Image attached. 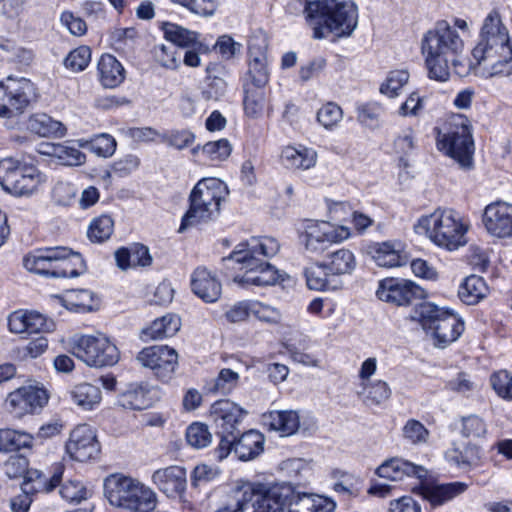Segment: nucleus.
Masks as SVG:
<instances>
[{
    "mask_svg": "<svg viewBox=\"0 0 512 512\" xmlns=\"http://www.w3.org/2000/svg\"><path fill=\"white\" fill-rule=\"evenodd\" d=\"M280 242L272 236L251 237L239 243L229 256L223 258L225 265L243 271L233 280L243 286H273L281 279L280 271L264 259L274 257L280 251Z\"/></svg>",
    "mask_w": 512,
    "mask_h": 512,
    "instance_id": "nucleus-1",
    "label": "nucleus"
},
{
    "mask_svg": "<svg viewBox=\"0 0 512 512\" xmlns=\"http://www.w3.org/2000/svg\"><path fill=\"white\" fill-rule=\"evenodd\" d=\"M421 49L431 79L447 81L452 68L459 76L467 72L462 65L464 41L447 21H437L424 34Z\"/></svg>",
    "mask_w": 512,
    "mask_h": 512,
    "instance_id": "nucleus-2",
    "label": "nucleus"
},
{
    "mask_svg": "<svg viewBox=\"0 0 512 512\" xmlns=\"http://www.w3.org/2000/svg\"><path fill=\"white\" fill-rule=\"evenodd\" d=\"M287 10L302 11L315 39L325 38L326 33L348 37L358 25V7L351 0H295Z\"/></svg>",
    "mask_w": 512,
    "mask_h": 512,
    "instance_id": "nucleus-3",
    "label": "nucleus"
},
{
    "mask_svg": "<svg viewBox=\"0 0 512 512\" xmlns=\"http://www.w3.org/2000/svg\"><path fill=\"white\" fill-rule=\"evenodd\" d=\"M472 57L476 65H485L488 77L512 75V38L497 11L484 19Z\"/></svg>",
    "mask_w": 512,
    "mask_h": 512,
    "instance_id": "nucleus-4",
    "label": "nucleus"
},
{
    "mask_svg": "<svg viewBox=\"0 0 512 512\" xmlns=\"http://www.w3.org/2000/svg\"><path fill=\"white\" fill-rule=\"evenodd\" d=\"M470 228L469 218L450 208H438L423 215L413 226L416 234L426 236L433 244L448 251L467 244Z\"/></svg>",
    "mask_w": 512,
    "mask_h": 512,
    "instance_id": "nucleus-5",
    "label": "nucleus"
},
{
    "mask_svg": "<svg viewBox=\"0 0 512 512\" xmlns=\"http://www.w3.org/2000/svg\"><path fill=\"white\" fill-rule=\"evenodd\" d=\"M410 318L433 337L435 346L439 348L455 342L464 331V321L457 313L432 302L416 305Z\"/></svg>",
    "mask_w": 512,
    "mask_h": 512,
    "instance_id": "nucleus-6",
    "label": "nucleus"
},
{
    "mask_svg": "<svg viewBox=\"0 0 512 512\" xmlns=\"http://www.w3.org/2000/svg\"><path fill=\"white\" fill-rule=\"evenodd\" d=\"M24 267L33 273L53 278H73L85 268L82 256L67 247L36 249L23 259Z\"/></svg>",
    "mask_w": 512,
    "mask_h": 512,
    "instance_id": "nucleus-7",
    "label": "nucleus"
},
{
    "mask_svg": "<svg viewBox=\"0 0 512 512\" xmlns=\"http://www.w3.org/2000/svg\"><path fill=\"white\" fill-rule=\"evenodd\" d=\"M269 505L278 506L276 512H333L335 502L327 497L301 493L286 483L266 484Z\"/></svg>",
    "mask_w": 512,
    "mask_h": 512,
    "instance_id": "nucleus-8",
    "label": "nucleus"
},
{
    "mask_svg": "<svg viewBox=\"0 0 512 512\" xmlns=\"http://www.w3.org/2000/svg\"><path fill=\"white\" fill-rule=\"evenodd\" d=\"M351 237L349 227L325 220L306 219L298 228L300 244L308 254L321 255L330 246Z\"/></svg>",
    "mask_w": 512,
    "mask_h": 512,
    "instance_id": "nucleus-9",
    "label": "nucleus"
},
{
    "mask_svg": "<svg viewBox=\"0 0 512 512\" xmlns=\"http://www.w3.org/2000/svg\"><path fill=\"white\" fill-rule=\"evenodd\" d=\"M437 146L440 151L454 159L461 168L473 167L475 145L472 127L466 118L462 116L454 118L448 131L438 135Z\"/></svg>",
    "mask_w": 512,
    "mask_h": 512,
    "instance_id": "nucleus-10",
    "label": "nucleus"
},
{
    "mask_svg": "<svg viewBox=\"0 0 512 512\" xmlns=\"http://www.w3.org/2000/svg\"><path fill=\"white\" fill-rule=\"evenodd\" d=\"M73 355L86 365L102 368L115 365L120 352L115 343L103 333L75 336L72 340Z\"/></svg>",
    "mask_w": 512,
    "mask_h": 512,
    "instance_id": "nucleus-11",
    "label": "nucleus"
},
{
    "mask_svg": "<svg viewBox=\"0 0 512 512\" xmlns=\"http://www.w3.org/2000/svg\"><path fill=\"white\" fill-rule=\"evenodd\" d=\"M36 98V87L26 78L0 81V117L10 119L22 114Z\"/></svg>",
    "mask_w": 512,
    "mask_h": 512,
    "instance_id": "nucleus-12",
    "label": "nucleus"
},
{
    "mask_svg": "<svg viewBox=\"0 0 512 512\" xmlns=\"http://www.w3.org/2000/svg\"><path fill=\"white\" fill-rule=\"evenodd\" d=\"M47 181L37 168H18L12 158L0 161V185L5 192H35Z\"/></svg>",
    "mask_w": 512,
    "mask_h": 512,
    "instance_id": "nucleus-13",
    "label": "nucleus"
},
{
    "mask_svg": "<svg viewBox=\"0 0 512 512\" xmlns=\"http://www.w3.org/2000/svg\"><path fill=\"white\" fill-rule=\"evenodd\" d=\"M266 484L249 483L234 492L233 505H227L217 512H276L278 506L269 505Z\"/></svg>",
    "mask_w": 512,
    "mask_h": 512,
    "instance_id": "nucleus-14",
    "label": "nucleus"
},
{
    "mask_svg": "<svg viewBox=\"0 0 512 512\" xmlns=\"http://www.w3.org/2000/svg\"><path fill=\"white\" fill-rule=\"evenodd\" d=\"M3 472L10 479L25 476V482H34L33 489L44 490L46 492L52 491L57 487L62 478V467L58 466L53 475L47 478L42 472L38 470H28V460L22 455L10 456L3 464Z\"/></svg>",
    "mask_w": 512,
    "mask_h": 512,
    "instance_id": "nucleus-15",
    "label": "nucleus"
},
{
    "mask_svg": "<svg viewBox=\"0 0 512 512\" xmlns=\"http://www.w3.org/2000/svg\"><path fill=\"white\" fill-rule=\"evenodd\" d=\"M136 359L143 367L151 369L162 381L171 379L178 365V353L168 345L145 347Z\"/></svg>",
    "mask_w": 512,
    "mask_h": 512,
    "instance_id": "nucleus-16",
    "label": "nucleus"
},
{
    "mask_svg": "<svg viewBox=\"0 0 512 512\" xmlns=\"http://www.w3.org/2000/svg\"><path fill=\"white\" fill-rule=\"evenodd\" d=\"M45 389L37 386H22L10 392L6 399V406L16 417L34 414L41 410L48 402Z\"/></svg>",
    "mask_w": 512,
    "mask_h": 512,
    "instance_id": "nucleus-17",
    "label": "nucleus"
},
{
    "mask_svg": "<svg viewBox=\"0 0 512 512\" xmlns=\"http://www.w3.org/2000/svg\"><path fill=\"white\" fill-rule=\"evenodd\" d=\"M422 289L413 281L401 278H385L379 282L377 297L397 306L409 305L422 296Z\"/></svg>",
    "mask_w": 512,
    "mask_h": 512,
    "instance_id": "nucleus-18",
    "label": "nucleus"
},
{
    "mask_svg": "<svg viewBox=\"0 0 512 512\" xmlns=\"http://www.w3.org/2000/svg\"><path fill=\"white\" fill-rule=\"evenodd\" d=\"M66 452L72 459L79 462L96 458L100 452V446L95 430L87 424L76 426L66 443Z\"/></svg>",
    "mask_w": 512,
    "mask_h": 512,
    "instance_id": "nucleus-19",
    "label": "nucleus"
},
{
    "mask_svg": "<svg viewBox=\"0 0 512 512\" xmlns=\"http://www.w3.org/2000/svg\"><path fill=\"white\" fill-rule=\"evenodd\" d=\"M486 231L497 238L512 239V205L504 201L488 204L482 215Z\"/></svg>",
    "mask_w": 512,
    "mask_h": 512,
    "instance_id": "nucleus-20",
    "label": "nucleus"
},
{
    "mask_svg": "<svg viewBox=\"0 0 512 512\" xmlns=\"http://www.w3.org/2000/svg\"><path fill=\"white\" fill-rule=\"evenodd\" d=\"M221 198L215 194H190L189 210L182 218L179 232L212 219L219 213Z\"/></svg>",
    "mask_w": 512,
    "mask_h": 512,
    "instance_id": "nucleus-21",
    "label": "nucleus"
},
{
    "mask_svg": "<svg viewBox=\"0 0 512 512\" xmlns=\"http://www.w3.org/2000/svg\"><path fill=\"white\" fill-rule=\"evenodd\" d=\"M8 328L11 333L29 336L52 332L55 324L39 312L20 309L8 316Z\"/></svg>",
    "mask_w": 512,
    "mask_h": 512,
    "instance_id": "nucleus-22",
    "label": "nucleus"
},
{
    "mask_svg": "<svg viewBox=\"0 0 512 512\" xmlns=\"http://www.w3.org/2000/svg\"><path fill=\"white\" fill-rule=\"evenodd\" d=\"M245 414L243 408L227 399L218 400L210 407V418L221 434L232 435Z\"/></svg>",
    "mask_w": 512,
    "mask_h": 512,
    "instance_id": "nucleus-23",
    "label": "nucleus"
},
{
    "mask_svg": "<svg viewBox=\"0 0 512 512\" xmlns=\"http://www.w3.org/2000/svg\"><path fill=\"white\" fill-rule=\"evenodd\" d=\"M186 470L178 465L157 469L151 476L152 483L170 498L181 496L186 489Z\"/></svg>",
    "mask_w": 512,
    "mask_h": 512,
    "instance_id": "nucleus-24",
    "label": "nucleus"
},
{
    "mask_svg": "<svg viewBox=\"0 0 512 512\" xmlns=\"http://www.w3.org/2000/svg\"><path fill=\"white\" fill-rule=\"evenodd\" d=\"M139 482L121 474L110 475L104 482L105 496L111 505L126 509Z\"/></svg>",
    "mask_w": 512,
    "mask_h": 512,
    "instance_id": "nucleus-25",
    "label": "nucleus"
},
{
    "mask_svg": "<svg viewBox=\"0 0 512 512\" xmlns=\"http://www.w3.org/2000/svg\"><path fill=\"white\" fill-rule=\"evenodd\" d=\"M191 289L205 303H215L222 295V284L217 275L203 266L191 274Z\"/></svg>",
    "mask_w": 512,
    "mask_h": 512,
    "instance_id": "nucleus-26",
    "label": "nucleus"
},
{
    "mask_svg": "<svg viewBox=\"0 0 512 512\" xmlns=\"http://www.w3.org/2000/svg\"><path fill=\"white\" fill-rule=\"evenodd\" d=\"M376 474L391 481H400L404 477H414L424 480L428 476V470L402 458H392L385 461L376 469Z\"/></svg>",
    "mask_w": 512,
    "mask_h": 512,
    "instance_id": "nucleus-27",
    "label": "nucleus"
},
{
    "mask_svg": "<svg viewBox=\"0 0 512 512\" xmlns=\"http://www.w3.org/2000/svg\"><path fill=\"white\" fill-rule=\"evenodd\" d=\"M369 254L378 266L385 268L400 267L408 261L404 244L399 240L375 243L369 247Z\"/></svg>",
    "mask_w": 512,
    "mask_h": 512,
    "instance_id": "nucleus-28",
    "label": "nucleus"
},
{
    "mask_svg": "<svg viewBox=\"0 0 512 512\" xmlns=\"http://www.w3.org/2000/svg\"><path fill=\"white\" fill-rule=\"evenodd\" d=\"M156 391L142 383H131L119 393L117 404L126 410H144L156 401Z\"/></svg>",
    "mask_w": 512,
    "mask_h": 512,
    "instance_id": "nucleus-29",
    "label": "nucleus"
},
{
    "mask_svg": "<svg viewBox=\"0 0 512 512\" xmlns=\"http://www.w3.org/2000/svg\"><path fill=\"white\" fill-rule=\"evenodd\" d=\"M467 488L464 482L425 484L420 486V494L432 507H438L461 495Z\"/></svg>",
    "mask_w": 512,
    "mask_h": 512,
    "instance_id": "nucleus-30",
    "label": "nucleus"
},
{
    "mask_svg": "<svg viewBox=\"0 0 512 512\" xmlns=\"http://www.w3.org/2000/svg\"><path fill=\"white\" fill-rule=\"evenodd\" d=\"M181 328V319L178 315L167 313L155 319L150 325L142 329L143 341L161 340L174 336Z\"/></svg>",
    "mask_w": 512,
    "mask_h": 512,
    "instance_id": "nucleus-31",
    "label": "nucleus"
},
{
    "mask_svg": "<svg viewBox=\"0 0 512 512\" xmlns=\"http://www.w3.org/2000/svg\"><path fill=\"white\" fill-rule=\"evenodd\" d=\"M70 401L83 411L96 410L102 401L101 389L91 383L82 382L68 391Z\"/></svg>",
    "mask_w": 512,
    "mask_h": 512,
    "instance_id": "nucleus-32",
    "label": "nucleus"
},
{
    "mask_svg": "<svg viewBox=\"0 0 512 512\" xmlns=\"http://www.w3.org/2000/svg\"><path fill=\"white\" fill-rule=\"evenodd\" d=\"M263 424L281 436L295 434L300 427V417L292 410L271 411L263 415Z\"/></svg>",
    "mask_w": 512,
    "mask_h": 512,
    "instance_id": "nucleus-33",
    "label": "nucleus"
},
{
    "mask_svg": "<svg viewBox=\"0 0 512 512\" xmlns=\"http://www.w3.org/2000/svg\"><path fill=\"white\" fill-rule=\"evenodd\" d=\"M357 265L356 256L348 248H339L328 253L322 261L324 267L331 276L351 274Z\"/></svg>",
    "mask_w": 512,
    "mask_h": 512,
    "instance_id": "nucleus-34",
    "label": "nucleus"
},
{
    "mask_svg": "<svg viewBox=\"0 0 512 512\" xmlns=\"http://www.w3.org/2000/svg\"><path fill=\"white\" fill-rule=\"evenodd\" d=\"M265 438L256 430L243 433L234 444V453L240 461H250L264 451Z\"/></svg>",
    "mask_w": 512,
    "mask_h": 512,
    "instance_id": "nucleus-35",
    "label": "nucleus"
},
{
    "mask_svg": "<svg viewBox=\"0 0 512 512\" xmlns=\"http://www.w3.org/2000/svg\"><path fill=\"white\" fill-rule=\"evenodd\" d=\"M389 384L381 379L358 384L357 395L367 407L381 406L391 397Z\"/></svg>",
    "mask_w": 512,
    "mask_h": 512,
    "instance_id": "nucleus-36",
    "label": "nucleus"
},
{
    "mask_svg": "<svg viewBox=\"0 0 512 512\" xmlns=\"http://www.w3.org/2000/svg\"><path fill=\"white\" fill-rule=\"evenodd\" d=\"M100 83L105 88H115L125 79V70L122 64L111 54H104L98 62Z\"/></svg>",
    "mask_w": 512,
    "mask_h": 512,
    "instance_id": "nucleus-37",
    "label": "nucleus"
},
{
    "mask_svg": "<svg viewBox=\"0 0 512 512\" xmlns=\"http://www.w3.org/2000/svg\"><path fill=\"white\" fill-rule=\"evenodd\" d=\"M281 158L288 168L306 170L316 164L317 153L315 150L303 146L299 148L288 146L283 149Z\"/></svg>",
    "mask_w": 512,
    "mask_h": 512,
    "instance_id": "nucleus-38",
    "label": "nucleus"
},
{
    "mask_svg": "<svg viewBox=\"0 0 512 512\" xmlns=\"http://www.w3.org/2000/svg\"><path fill=\"white\" fill-rule=\"evenodd\" d=\"M27 129L41 137H62L66 132V128L61 122L45 113L31 115L27 122Z\"/></svg>",
    "mask_w": 512,
    "mask_h": 512,
    "instance_id": "nucleus-39",
    "label": "nucleus"
},
{
    "mask_svg": "<svg viewBox=\"0 0 512 512\" xmlns=\"http://www.w3.org/2000/svg\"><path fill=\"white\" fill-rule=\"evenodd\" d=\"M488 294L485 280L477 275H470L461 283L458 289L460 300L467 305L479 303Z\"/></svg>",
    "mask_w": 512,
    "mask_h": 512,
    "instance_id": "nucleus-40",
    "label": "nucleus"
},
{
    "mask_svg": "<svg viewBox=\"0 0 512 512\" xmlns=\"http://www.w3.org/2000/svg\"><path fill=\"white\" fill-rule=\"evenodd\" d=\"M157 494L147 485L139 482L126 508L130 512H152L157 506Z\"/></svg>",
    "mask_w": 512,
    "mask_h": 512,
    "instance_id": "nucleus-41",
    "label": "nucleus"
},
{
    "mask_svg": "<svg viewBox=\"0 0 512 512\" xmlns=\"http://www.w3.org/2000/svg\"><path fill=\"white\" fill-rule=\"evenodd\" d=\"M356 119L368 129H377L381 125V118L384 113L383 106L376 101L358 103L356 105Z\"/></svg>",
    "mask_w": 512,
    "mask_h": 512,
    "instance_id": "nucleus-42",
    "label": "nucleus"
},
{
    "mask_svg": "<svg viewBox=\"0 0 512 512\" xmlns=\"http://www.w3.org/2000/svg\"><path fill=\"white\" fill-rule=\"evenodd\" d=\"M163 30L165 38L171 41L175 47L177 46V49L181 50L192 47L199 37L197 32L171 23H165Z\"/></svg>",
    "mask_w": 512,
    "mask_h": 512,
    "instance_id": "nucleus-43",
    "label": "nucleus"
},
{
    "mask_svg": "<svg viewBox=\"0 0 512 512\" xmlns=\"http://www.w3.org/2000/svg\"><path fill=\"white\" fill-rule=\"evenodd\" d=\"M33 437L22 431L0 429V452L20 450L31 447Z\"/></svg>",
    "mask_w": 512,
    "mask_h": 512,
    "instance_id": "nucleus-44",
    "label": "nucleus"
},
{
    "mask_svg": "<svg viewBox=\"0 0 512 512\" xmlns=\"http://www.w3.org/2000/svg\"><path fill=\"white\" fill-rule=\"evenodd\" d=\"M460 433L469 440L481 441L488 435V426L483 418L471 414L461 418Z\"/></svg>",
    "mask_w": 512,
    "mask_h": 512,
    "instance_id": "nucleus-45",
    "label": "nucleus"
},
{
    "mask_svg": "<svg viewBox=\"0 0 512 512\" xmlns=\"http://www.w3.org/2000/svg\"><path fill=\"white\" fill-rule=\"evenodd\" d=\"M243 106L245 114L253 119L262 116L265 107V93L261 88L244 87Z\"/></svg>",
    "mask_w": 512,
    "mask_h": 512,
    "instance_id": "nucleus-46",
    "label": "nucleus"
},
{
    "mask_svg": "<svg viewBox=\"0 0 512 512\" xmlns=\"http://www.w3.org/2000/svg\"><path fill=\"white\" fill-rule=\"evenodd\" d=\"M489 383L495 394L505 400L512 401V372L501 369L490 375Z\"/></svg>",
    "mask_w": 512,
    "mask_h": 512,
    "instance_id": "nucleus-47",
    "label": "nucleus"
},
{
    "mask_svg": "<svg viewBox=\"0 0 512 512\" xmlns=\"http://www.w3.org/2000/svg\"><path fill=\"white\" fill-rule=\"evenodd\" d=\"M114 230V222L110 216L102 215L94 219L87 231L90 241L102 243L110 238Z\"/></svg>",
    "mask_w": 512,
    "mask_h": 512,
    "instance_id": "nucleus-48",
    "label": "nucleus"
},
{
    "mask_svg": "<svg viewBox=\"0 0 512 512\" xmlns=\"http://www.w3.org/2000/svg\"><path fill=\"white\" fill-rule=\"evenodd\" d=\"M186 441L191 447L202 449L211 444L212 434L206 424L194 422L186 429Z\"/></svg>",
    "mask_w": 512,
    "mask_h": 512,
    "instance_id": "nucleus-49",
    "label": "nucleus"
},
{
    "mask_svg": "<svg viewBox=\"0 0 512 512\" xmlns=\"http://www.w3.org/2000/svg\"><path fill=\"white\" fill-rule=\"evenodd\" d=\"M304 274L309 289L316 291H323L328 289V277L331 276V274H329L328 271L322 267V261L306 268Z\"/></svg>",
    "mask_w": 512,
    "mask_h": 512,
    "instance_id": "nucleus-50",
    "label": "nucleus"
},
{
    "mask_svg": "<svg viewBox=\"0 0 512 512\" xmlns=\"http://www.w3.org/2000/svg\"><path fill=\"white\" fill-rule=\"evenodd\" d=\"M252 316L258 321L275 325L281 322L282 313L279 308L259 300H252Z\"/></svg>",
    "mask_w": 512,
    "mask_h": 512,
    "instance_id": "nucleus-51",
    "label": "nucleus"
},
{
    "mask_svg": "<svg viewBox=\"0 0 512 512\" xmlns=\"http://www.w3.org/2000/svg\"><path fill=\"white\" fill-rule=\"evenodd\" d=\"M254 59H249L248 74L251 77L252 85L256 88L264 87L269 80V73L267 69V59L259 52L256 53Z\"/></svg>",
    "mask_w": 512,
    "mask_h": 512,
    "instance_id": "nucleus-52",
    "label": "nucleus"
},
{
    "mask_svg": "<svg viewBox=\"0 0 512 512\" xmlns=\"http://www.w3.org/2000/svg\"><path fill=\"white\" fill-rule=\"evenodd\" d=\"M403 438L413 445H421L428 441L429 431L418 420L409 419L402 428Z\"/></svg>",
    "mask_w": 512,
    "mask_h": 512,
    "instance_id": "nucleus-53",
    "label": "nucleus"
},
{
    "mask_svg": "<svg viewBox=\"0 0 512 512\" xmlns=\"http://www.w3.org/2000/svg\"><path fill=\"white\" fill-rule=\"evenodd\" d=\"M409 81V73L406 70H394L389 72L386 80L380 86V92L388 97H395L398 91Z\"/></svg>",
    "mask_w": 512,
    "mask_h": 512,
    "instance_id": "nucleus-54",
    "label": "nucleus"
},
{
    "mask_svg": "<svg viewBox=\"0 0 512 512\" xmlns=\"http://www.w3.org/2000/svg\"><path fill=\"white\" fill-rule=\"evenodd\" d=\"M415 148V137L411 129H407L394 140V150L399 155V165L407 168L409 162L407 156Z\"/></svg>",
    "mask_w": 512,
    "mask_h": 512,
    "instance_id": "nucleus-55",
    "label": "nucleus"
},
{
    "mask_svg": "<svg viewBox=\"0 0 512 512\" xmlns=\"http://www.w3.org/2000/svg\"><path fill=\"white\" fill-rule=\"evenodd\" d=\"M92 294L86 289L68 291L64 297V306L70 310H86L91 308Z\"/></svg>",
    "mask_w": 512,
    "mask_h": 512,
    "instance_id": "nucleus-56",
    "label": "nucleus"
},
{
    "mask_svg": "<svg viewBox=\"0 0 512 512\" xmlns=\"http://www.w3.org/2000/svg\"><path fill=\"white\" fill-rule=\"evenodd\" d=\"M90 60V48L88 46H80L68 54L64 60V65L74 72H80L88 66Z\"/></svg>",
    "mask_w": 512,
    "mask_h": 512,
    "instance_id": "nucleus-57",
    "label": "nucleus"
},
{
    "mask_svg": "<svg viewBox=\"0 0 512 512\" xmlns=\"http://www.w3.org/2000/svg\"><path fill=\"white\" fill-rule=\"evenodd\" d=\"M343 112L336 103L328 102L317 112L318 122L326 129H331L342 119Z\"/></svg>",
    "mask_w": 512,
    "mask_h": 512,
    "instance_id": "nucleus-58",
    "label": "nucleus"
},
{
    "mask_svg": "<svg viewBox=\"0 0 512 512\" xmlns=\"http://www.w3.org/2000/svg\"><path fill=\"white\" fill-rule=\"evenodd\" d=\"M157 61L165 68L176 69L182 59V50L174 45H161L155 52Z\"/></svg>",
    "mask_w": 512,
    "mask_h": 512,
    "instance_id": "nucleus-59",
    "label": "nucleus"
},
{
    "mask_svg": "<svg viewBox=\"0 0 512 512\" xmlns=\"http://www.w3.org/2000/svg\"><path fill=\"white\" fill-rule=\"evenodd\" d=\"M238 381L239 374L237 372L224 368L220 370L211 391L220 394H228L237 386Z\"/></svg>",
    "mask_w": 512,
    "mask_h": 512,
    "instance_id": "nucleus-60",
    "label": "nucleus"
},
{
    "mask_svg": "<svg viewBox=\"0 0 512 512\" xmlns=\"http://www.w3.org/2000/svg\"><path fill=\"white\" fill-rule=\"evenodd\" d=\"M56 150V159L59 164L65 166H79L85 163L86 156L79 149L64 144H59Z\"/></svg>",
    "mask_w": 512,
    "mask_h": 512,
    "instance_id": "nucleus-61",
    "label": "nucleus"
},
{
    "mask_svg": "<svg viewBox=\"0 0 512 512\" xmlns=\"http://www.w3.org/2000/svg\"><path fill=\"white\" fill-rule=\"evenodd\" d=\"M88 145L93 153L104 158L112 156L116 150V141L108 134L97 135Z\"/></svg>",
    "mask_w": 512,
    "mask_h": 512,
    "instance_id": "nucleus-62",
    "label": "nucleus"
},
{
    "mask_svg": "<svg viewBox=\"0 0 512 512\" xmlns=\"http://www.w3.org/2000/svg\"><path fill=\"white\" fill-rule=\"evenodd\" d=\"M201 149L202 152L206 154L212 161L226 160L230 156L232 151L231 144L227 139H220L213 142H207Z\"/></svg>",
    "mask_w": 512,
    "mask_h": 512,
    "instance_id": "nucleus-63",
    "label": "nucleus"
},
{
    "mask_svg": "<svg viewBox=\"0 0 512 512\" xmlns=\"http://www.w3.org/2000/svg\"><path fill=\"white\" fill-rule=\"evenodd\" d=\"M60 495L63 499L69 502H79L87 499L89 491L84 485L77 480H70L65 482L60 488Z\"/></svg>",
    "mask_w": 512,
    "mask_h": 512,
    "instance_id": "nucleus-64",
    "label": "nucleus"
}]
</instances>
